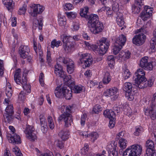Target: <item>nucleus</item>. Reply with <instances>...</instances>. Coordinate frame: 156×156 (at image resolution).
Listing matches in <instances>:
<instances>
[{"mask_svg":"<svg viewBox=\"0 0 156 156\" xmlns=\"http://www.w3.org/2000/svg\"><path fill=\"white\" fill-rule=\"evenodd\" d=\"M86 19L88 20L87 24L89 28L92 33L97 34L102 31L104 28L103 25L99 21L97 15L91 14Z\"/></svg>","mask_w":156,"mask_h":156,"instance_id":"f257e3e1","label":"nucleus"},{"mask_svg":"<svg viewBox=\"0 0 156 156\" xmlns=\"http://www.w3.org/2000/svg\"><path fill=\"white\" fill-rule=\"evenodd\" d=\"M70 107L67 106H63L62 108V114L58 118V121L60 122L63 121L65 123L64 126L66 127L70 126L73 123V119L70 114L71 111Z\"/></svg>","mask_w":156,"mask_h":156,"instance_id":"f03ea898","label":"nucleus"},{"mask_svg":"<svg viewBox=\"0 0 156 156\" xmlns=\"http://www.w3.org/2000/svg\"><path fill=\"white\" fill-rule=\"evenodd\" d=\"M145 75L144 71L141 68L138 69L134 75L133 80L135 81L136 86L140 88H144L147 86L144 83L146 81Z\"/></svg>","mask_w":156,"mask_h":156,"instance_id":"7ed1b4c3","label":"nucleus"},{"mask_svg":"<svg viewBox=\"0 0 156 156\" xmlns=\"http://www.w3.org/2000/svg\"><path fill=\"white\" fill-rule=\"evenodd\" d=\"M20 72V69H17L14 75V80L17 84H22L23 88L27 90L28 92L30 93L31 91V86L27 84V80L25 76H24L23 75L21 79Z\"/></svg>","mask_w":156,"mask_h":156,"instance_id":"20e7f679","label":"nucleus"},{"mask_svg":"<svg viewBox=\"0 0 156 156\" xmlns=\"http://www.w3.org/2000/svg\"><path fill=\"white\" fill-rule=\"evenodd\" d=\"M156 94L153 95V97L151 101V104L149 107L146 108L145 111L146 115L149 116L152 120L156 118V104L154 101L156 98Z\"/></svg>","mask_w":156,"mask_h":156,"instance_id":"39448f33","label":"nucleus"},{"mask_svg":"<svg viewBox=\"0 0 156 156\" xmlns=\"http://www.w3.org/2000/svg\"><path fill=\"white\" fill-rule=\"evenodd\" d=\"M126 37L123 34L120 35L117 39L113 48V52L115 55H117L122 49L126 42Z\"/></svg>","mask_w":156,"mask_h":156,"instance_id":"423d86ee","label":"nucleus"},{"mask_svg":"<svg viewBox=\"0 0 156 156\" xmlns=\"http://www.w3.org/2000/svg\"><path fill=\"white\" fill-rule=\"evenodd\" d=\"M109 43V40L106 38L103 37L100 40L98 43V53L100 55H103L106 53L110 45Z\"/></svg>","mask_w":156,"mask_h":156,"instance_id":"0eeeda50","label":"nucleus"},{"mask_svg":"<svg viewBox=\"0 0 156 156\" xmlns=\"http://www.w3.org/2000/svg\"><path fill=\"white\" fill-rule=\"evenodd\" d=\"M24 132L26 135V137L31 141H34L37 140V132L35 131L34 127L33 126L27 125Z\"/></svg>","mask_w":156,"mask_h":156,"instance_id":"6e6552de","label":"nucleus"},{"mask_svg":"<svg viewBox=\"0 0 156 156\" xmlns=\"http://www.w3.org/2000/svg\"><path fill=\"white\" fill-rule=\"evenodd\" d=\"M44 9V7L39 4H32L30 5L28 11L31 16L36 17L38 14L41 13Z\"/></svg>","mask_w":156,"mask_h":156,"instance_id":"1a4fd4ad","label":"nucleus"},{"mask_svg":"<svg viewBox=\"0 0 156 156\" xmlns=\"http://www.w3.org/2000/svg\"><path fill=\"white\" fill-rule=\"evenodd\" d=\"M118 3H114L112 5V9L116 15V18L117 24L119 27H121L123 26L124 22L122 13L118 11Z\"/></svg>","mask_w":156,"mask_h":156,"instance_id":"9d476101","label":"nucleus"},{"mask_svg":"<svg viewBox=\"0 0 156 156\" xmlns=\"http://www.w3.org/2000/svg\"><path fill=\"white\" fill-rule=\"evenodd\" d=\"M7 107L5 109V112L3 115L5 121L8 123L11 122L13 118L12 115L14 113L13 105L4 104Z\"/></svg>","mask_w":156,"mask_h":156,"instance_id":"9b49d317","label":"nucleus"},{"mask_svg":"<svg viewBox=\"0 0 156 156\" xmlns=\"http://www.w3.org/2000/svg\"><path fill=\"white\" fill-rule=\"evenodd\" d=\"M89 55V54L86 53L82 54L80 56L79 63L84 64L83 66V68L89 67L92 64L93 58H90Z\"/></svg>","mask_w":156,"mask_h":156,"instance_id":"f8f14e48","label":"nucleus"},{"mask_svg":"<svg viewBox=\"0 0 156 156\" xmlns=\"http://www.w3.org/2000/svg\"><path fill=\"white\" fill-rule=\"evenodd\" d=\"M133 87L132 84L130 82H126L124 83L123 87V90L125 92L126 96L129 100L132 101L134 99L133 94Z\"/></svg>","mask_w":156,"mask_h":156,"instance_id":"ddd939ff","label":"nucleus"},{"mask_svg":"<svg viewBox=\"0 0 156 156\" xmlns=\"http://www.w3.org/2000/svg\"><path fill=\"white\" fill-rule=\"evenodd\" d=\"M152 62H148V57L145 56L140 61L139 66L143 69L147 70H151L153 68Z\"/></svg>","mask_w":156,"mask_h":156,"instance_id":"4468645a","label":"nucleus"},{"mask_svg":"<svg viewBox=\"0 0 156 156\" xmlns=\"http://www.w3.org/2000/svg\"><path fill=\"white\" fill-rule=\"evenodd\" d=\"M146 39V36L141 33L134 36L133 39V42L136 45H141L145 42Z\"/></svg>","mask_w":156,"mask_h":156,"instance_id":"2eb2a0df","label":"nucleus"},{"mask_svg":"<svg viewBox=\"0 0 156 156\" xmlns=\"http://www.w3.org/2000/svg\"><path fill=\"white\" fill-rule=\"evenodd\" d=\"M71 89V88L67 87L66 85H64L62 87V94L67 99L69 100L72 97V91L70 90Z\"/></svg>","mask_w":156,"mask_h":156,"instance_id":"dca6fc26","label":"nucleus"},{"mask_svg":"<svg viewBox=\"0 0 156 156\" xmlns=\"http://www.w3.org/2000/svg\"><path fill=\"white\" fill-rule=\"evenodd\" d=\"M118 91V89L115 87H113L106 90L103 94L104 96H105L110 97L112 96H114V98L115 99L118 98V95L116 94Z\"/></svg>","mask_w":156,"mask_h":156,"instance_id":"f3484780","label":"nucleus"},{"mask_svg":"<svg viewBox=\"0 0 156 156\" xmlns=\"http://www.w3.org/2000/svg\"><path fill=\"white\" fill-rule=\"evenodd\" d=\"M6 90L5 94L8 97L7 98H5L4 101V104L7 105L9 104L10 101L9 100L12 95V87L10 86V83H8L6 87Z\"/></svg>","mask_w":156,"mask_h":156,"instance_id":"a211bd4d","label":"nucleus"},{"mask_svg":"<svg viewBox=\"0 0 156 156\" xmlns=\"http://www.w3.org/2000/svg\"><path fill=\"white\" fill-rule=\"evenodd\" d=\"M9 137V138L8 139V140L10 143L16 144L21 143L20 136L16 133H12Z\"/></svg>","mask_w":156,"mask_h":156,"instance_id":"6ab92c4d","label":"nucleus"},{"mask_svg":"<svg viewBox=\"0 0 156 156\" xmlns=\"http://www.w3.org/2000/svg\"><path fill=\"white\" fill-rule=\"evenodd\" d=\"M135 156H140L142 151V146L138 144H135L131 146Z\"/></svg>","mask_w":156,"mask_h":156,"instance_id":"aec40b11","label":"nucleus"},{"mask_svg":"<svg viewBox=\"0 0 156 156\" xmlns=\"http://www.w3.org/2000/svg\"><path fill=\"white\" fill-rule=\"evenodd\" d=\"M29 52V48L27 46H22L20 47L19 54L20 56L23 58L27 57Z\"/></svg>","mask_w":156,"mask_h":156,"instance_id":"412c9836","label":"nucleus"},{"mask_svg":"<svg viewBox=\"0 0 156 156\" xmlns=\"http://www.w3.org/2000/svg\"><path fill=\"white\" fill-rule=\"evenodd\" d=\"M43 19V17L42 16H40L39 20L34 19L33 20V28L35 30L36 28L38 27L39 30H42L43 25L42 23Z\"/></svg>","mask_w":156,"mask_h":156,"instance_id":"4be33fe9","label":"nucleus"},{"mask_svg":"<svg viewBox=\"0 0 156 156\" xmlns=\"http://www.w3.org/2000/svg\"><path fill=\"white\" fill-rule=\"evenodd\" d=\"M69 135L68 131L65 128H63L58 133L59 136L63 140H65L68 139Z\"/></svg>","mask_w":156,"mask_h":156,"instance_id":"5701e85b","label":"nucleus"},{"mask_svg":"<svg viewBox=\"0 0 156 156\" xmlns=\"http://www.w3.org/2000/svg\"><path fill=\"white\" fill-rule=\"evenodd\" d=\"M103 114L105 117L108 118L110 120H114L115 116L114 112L111 110H105Z\"/></svg>","mask_w":156,"mask_h":156,"instance_id":"b1692460","label":"nucleus"},{"mask_svg":"<svg viewBox=\"0 0 156 156\" xmlns=\"http://www.w3.org/2000/svg\"><path fill=\"white\" fill-rule=\"evenodd\" d=\"M64 81L67 84V87H73L74 85V80L72 78H71L70 75L69 76H67L63 78Z\"/></svg>","mask_w":156,"mask_h":156,"instance_id":"393cba45","label":"nucleus"},{"mask_svg":"<svg viewBox=\"0 0 156 156\" xmlns=\"http://www.w3.org/2000/svg\"><path fill=\"white\" fill-rule=\"evenodd\" d=\"M34 43V49L36 54L37 55H38V52H39V58H41L43 54V51L41 49V46L40 44H38V49L37 48V43L36 41L34 40L33 41Z\"/></svg>","mask_w":156,"mask_h":156,"instance_id":"a878e982","label":"nucleus"},{"mask_svg":"<svg viewBox=\"0 0 156 156\" xmlns=\"http://www.w3.org/2000/svg\"><path fill=\"white\" fill-rule=\"evenodd\" d=\"M63 48L66 51L69 53L72 51L74 48L73 44L69 42L66 44H63Z\"/></svg>","mask_w":156,"mask_h":156,"instance_id":"bb28decb","label":"nucleus"},{"mask_svg":"<svg viewBox=\"0 0 156 156\" xmlns=\"http://www.w3.org/2000/svg\"><path fill=\"white\" fill-rule=\"evenodd\" d=\"M110 75L109 73L106 72L104 75L102 82L105 84H108L111 81Z\"/></svg>","mask_w":156,"mask_h":156,"instance_id":"cd10ccee","label":"nucleus"},{"mask_svg":"<svg viewBox=\"0 0 156 156\" xmlns=\"http://www.w3.org/2000/svg\"><path fill=\"white\" fill-rule=\"evenodd\" d=\"M2 1L3 3L5 5L8 10H10L13 8L12 0H2Z\"/></svg>","mask_w":156,"mask_h":156,"instance_id":"c85d7f7f","label":"nucleus"},{"mask_svg":"<svg viewBox=\"0 0 156 156\" xmlns=\"http://www.w3.org/2000/svg\"><path fill=\"white\" fill-rule=\"evenodd\" d=\"M89 8L87 7H85L80 9V14L81 16L87 18L89 15H87L88 12Z\"/></svg>","mask_w":156,"mask_h":156,"instance_id":"c756f323","label":"nucleus"},{"mask_svg":"<svg viewBox=\"0 0 156 156\" xmlns=\"http://www.w3.org/2000/svg\"><path fill=\"white\" fill-rule=\"evenodd\" d=\"M123 156H135L133 153V150L131 147L129 146V147L127 148L124 151L123 154Z\"/></svg>","mask_w":156,"mask_h":156,"instance_id":"7c9ffc66","label":"nucleus"},{"mask_svg":"<svg viewBox=\"0 0 156 156\" xmlns=\"http://www.w3.org/2000/svg\"><path fill=\"white\" fill-rule=\"evenodd\" d=\"M130 53L128 51L125 52L123 51H122L120 52L119 56L120 58L127 59L130 58Z\"/></svg>","mask_w":156,"mask_h":156,"instance_id":"2f4dec72","label":"nucleus"},{"mask_svg":"<svg viewBox=\"0 0 156 156\" xmlns=\"http://www.w3.org/2000/svg\"><path fill=\"white\" fill-rule=\"evenodd\" d=\"M74 63L73 62H71L69 65H67V70L69 74L72 73L74 71Z\"/></svg>","mask_w":156,"mask_h":156,"instance_id":"473e14b6","label":"nucleus"},{"mask_svg":"<svg viewBox=\"0 0 156 156\" xmlns=\"http://www.w3.org/2000/svg\"><path fill=\"white\" fill-rule=\"evenodd\" d=\"M143 5H137L135 4V2L134 4L132 6V10L133 12L135 14L139 13L141 10V7Z\"/></svg>","mask_w":156,"mask_h":156,"instance_id":"72a5a7b5","label":"nucleus"},{"mask_svg":"<svg viewBox=\"0 0 156 156\" xmlns=\"http://www.w3.org/2000/svg\"><path fill=\"white\" fill-rule=\"evenodd\" d=\"M127 143V141L125 139L121 138L119 140V143L121 149H124L126 147Z\"/></svg>","mask_w":156,"mask_h":156,"instance_id":"f704fd0d","label":"nucleus"},{"mask_svg":"<svg viewBox=\"0 0 156 156\" xmlns=\"http://www.w3.org/2000/svg\"><path fill=\"white\" fill-rule=\"evenodd\" d=\"M54 72L57 76L62 78H64L66 76L63 69H59L58 70H54Z\"/></svg>","mask_w":156,"mask_h":156,"instance_id":"c9c22d12","label":"nucleus"},{"mask_svg":"<svg viewBox=\"0 0 156 156\" xmlns=\"http://www.w3.org/2000/svg\"><path fill=\"white\" fill-rule=\"evenodd\" d=\"M54 93L56 97L60 98L63 95L62 91V87L61 88L60 87H57L55 88Z\"/></svg>","mask_w":156,"mask_h":156,"instance_id":"e433bc0d","label":"nucleus"},{"mask_svg":"<svg viewBox=\"0 0 156 156\" xmlns=\"http://www.w3.org/2000/svg\"><path fill=\"white\" fill-rule=\"evenodd\" d=\"M154 144L152 140H148L146 142V146L147 147V150L149 149H154Z\"/></svg>","mask_w":156,"mask_h":156,"instance_id":"4c0bfd02","label":"nucleus"},{"mask_svg":"<svg viewBox=\"0 0 156 156\" xmlns=\"http://www.w3.org/2000/svg\"><path fill=\"white\" fill-rule=\"evenodd\" d=\"M62 44V43L60 41H57L56 39H54L51 42V47L52 48H54L55 47H58Z\"/></svg>","mask_w":156,"mask_h":156,"instance_id":"58836bf2","label":"nucleus"},{"mask_svg":"<svg viewBox=\"0 0 156 156\" xmlns=\"http://www.w3.org/2000/svg\"><path fill=\"white\" fill-rule=\"evenodd\" d=\"M154 38H152L150 41V48L152 52H154L155 51L156 48L155 46H156V41L154 40Z\"/></svg>","mask_w":156,"mask_h":156,"instance_id":"ea45409f","label":"nucleus"},{"mask_svg":"<svg viewBox=\"0 0 156 156\" xmlns=\"http://www.w3.org/2000/svg\"><path fill=\"white\" fill-rule=\"evenodd\" d=\"M87 137H90L93 140L94 142L98 137V135L97 133L94 132H92L88 135H87Z\"/></svg>","mask_w":156,"mask_h":156,"instance_id":"a19ab883","label":"nucleus"},{"mask_svg":"<svg viewBox=\"0 0 156 156\" xmlns=\"http://www.w3.org/2000/svg\"><path fill=\"white\" fill-rule=\"evenodd\" d=\"M72 39V37L70 36L64 35L63 36L62 41L63 42V44H66L68 43L69 42L72 43L71 41Z\"/></svg>","mask_w":156,"mask_h":156,"instance_id":"79ce46f5","label":"nucleus"},{"mask_svg":"<svg viewBox=\"0 0 156 156\" xmlns=\"http://www.w3.org/2000/svg\"><path fill=\"white\" fill-rule=\"evenodd\" d=\"M151 16L150 14L142 11L140 14V17L143 20H146Z\"/></svg>","mask_w":156,"mask_h":156,"instance_id":"37998d69","label":"nucleus"},{"mask_svg":"<svg viewBox=\"0 0 156 156\" xmlns=\"http://www.w3.org/2000/svg\"><path fill=\"white\" fill-rule=\"evenodd\" d=\"M102 110V108L101 106L98 105H96L93 108V111L95 114H98Z\"/></svg>","mask_w":156,"mask_h":156,"instance_id":"c03bdc74","label":"nucleus"},{"mask_svg":"<svg viewBox=\"0 0 156 156\" xmlns=\"http://www.w3.org/2000/svg\"><path fill=\"white\" fill-rule=\"evenodd\" d=\"M135 131L134 133V134L136 136H138L143 131V129L140 126H136L135 128Z\"/></svg>","mask_w":156,"mask_h":156,"instance_id":"a18cd8bd","label":"nucleus"},{"mask_svg":"<svg viewBox=\"0 0 156 156\" xmlns=\"http://www.w3.org/2000/svg\"><path fill=\"white\" fill-rule=\"evenodd\" d=\"M145 156H156V152L154 149H149L146 150V154Z\"/></svg>","mask_w":156,"mask_h":156,"instance_id":"49530a36","label":"nucleus"},{"mask_svg":"<svg viewBox=\"0 0 156 156\" xmlns=\"http://www.w3.org/2000/svg\"><path fill=\"white\" fill-rule=\"evenodd\" d=\"M48 122L49 128L51 129H53L55 127L52 117L48 116Z\"/></svg>","mask_w":156,"mask_h":156,"instance_id":"de8ad7c7","label":"nucleus"},{"mask_svg":"<svg viewBox=\"0 0 156 156\" xmlns=\"http://www.w3.org/2000/svg\"><path fill=\"white\" fill-rule=\"evenodd\" d=\"M131 75V73L128 69L124 70L123 73V76L125 79L126 80Z\"/></svg>","mask_w":156,"mask_h":156,"instance_id":"09e8293b","label":"nucleus"},{"mask_svg":"<svg viewBox=\"0 0 156 156\" xmlns=\"http://www.w3.org/2000/svg\"><path fill=\"white\" fill-rule=\"evenodd\" d=\"M153 9V8L150 7L148 6H146L144 7V9L143 11L146 13H148L152 16Z\"/></svg>","mask_w":156,"mask_h":156,"instance_id":"8fccbe9b","label":"nucleus"},{"mask_svg":"<svg viewBox=\"0 0 156 156\" xmlns=\"http://www.w3.org/2000/svg\"><path fill=\"white\" fill-rule=\"evenodd\" d=\"M25 98V93L24 91L21 92L18 97L19 101L21 102H23Z\"/></svg>","mask_w":156,"mask_h":156,"instance_id":"3c124183","label":"nucleus"},{"mask_svg":"<svg viewBox=\"0 0 156 156\" xmlns=\"http://www.w3.org/2000/svg\"><path fill=\"white\" fill-rule=\"evenodd\" d=\"M74 91L76 93H79L82 92L84 87L81 86H75L74 87Z\"/></svg>","mask_w":156,"mask_h":156,"instance_id":"603ef678","label":"nucleus"},{"mask_svg":"<svg viewBox=\"0 0 156 156\" xmlns=\"http://www.w3.org/2000/svg\"><path fill=\"white\" fill-rule=\"evenodd\" d=\"M106 153H108V156H118V153L115 147L113 148V150L110 153L108 152Z\"/></svg>","mask_w":156,"mask_h":156,"instance_id":"864d4df0","label":"nucleus"},{"mask_svg":"<svg viewBox=\"0 0 156 156\" xmlns=\"http://www.w3.org/2000/svg\"><path fill=\"white\" fill-rule=\"evenodd\" d=\"M4 69L3 61L0 59V76H2L3 74Z\"/></svg>","mask_w":156,"mask_h":156,"instance_id":"5fc2aeb1","label":"nucleus"},{"mask_svg":"<svg viewBox=\"0 0 156 156\" xmlns=\"http://www.w3.org/2000/svg\"><path fill=\"white\" fill-rule=\"evenodd\" d=\"M55 144L60 149L64 147L63 143L59 140H57L55 142Z\"/></svg>","mask_w":156,"mask_h":156,"instance_id":"6e6d98bb","label":"nucleus"},{"mask_svg":"<svg viewBox=\"0 0 156 156\" xmlns=\"http://www.w3.org/2000/svg\"><path fill=\"white\" fill-rule=\"evenodd\" d=\"M27 6L25 5H24L21 8H20L18 12V14L20 15H23L25 14V12L27 10Z\"/></svg>","mask_w":156,"mask_h":156,"instance_id":"4d7b16f0","label":"nucleus"},{"mask_svg":"<svg viewBox=\"0 0 156 156\" xmlns=\"http://www.w3.org/2000/svg\"><path fill=\"white\" fill-rule=\"evenodd\" d=\"M39 118L40 120V124L41 126L44 125V124H47V122L45 121V117L43 115H40L39 116Z\"/></svg>","mask_w":156,"mask_h":156,"instance_id":"13d9d810","label":"nucleus"},{"mask_svg":"<svg viewBox=\"0 0 156 156\" xmlns=\"http://www.w3.org/2000/svg\"><path fill=\"white\" fill-rule=\"evenodd\" d=\"M87 116V115L86 114H84L81 115L80 122L82 126H83L85 124Z\"/></svg>","mask_w":156,"mask_h":156,"instance_id":"bf43d9fd","label":"nucleus"},{"mask_svg":"<svg viewBox=\"0 0 156 156\" xmlns=\"http://www.w3.org/2000/svg\"><path fill=\"white\" fill-rule=\"evenodd\" d=\"M58 22L59 25L61 26H64L66 24V20L63 18H60L58 20Z\"/></svg>","mask_w":156,"mask_h":156,"instance_id":"052dcab7","label":"nucleus"},{"mask_svg":"<svg viewBox=\"0 0 156 156\" xmlns=\"http://www.w3.org/2000/svg\"><path fill=\"white\" fill-rule=\"evenodd\" d=\"M108 62L115 63V58L114 56L112 55H110L108 57Z\"/></svg>","mask_w":156,"mask_h":156,"instance_id":"680f3d73","label":"nucleus"},{"mask_svg":"<svg viewBox=\"0 0 156 156\" xmlns=\"http://www.w3.org/2000/svg\"><path fill=\"white\" fill-rule=\"evenodd\" d=\"M63 64L67 65H69V63H71V62H73L71 59L69 58H64Z\"/></svg>","mask_w":156,"mask_h":156,"instance_id":"e2e57ef3","label":"nucleus"},{"mask_svg":"<svg viewBox=\"0 0 156 156\" xmlns=\"http://www.w3.org/2000/svg\"><path fill=\"white\" fill-rule=\"evenodd\" d=\"M66 15L68 17H71L72 18H75L76 16V14L75 13L72 12H67Z\"/></svg>","mask_w":156,"mask_h":156,"instance_id":"0e129e2a","label":"nucleus"},{"mask_svg":"<svg viewBox=\"0 0 156 156\" xmlns=\"http://www.w3.org/2000/svg\"><path fill=\"white\" fill-rule=\"evenodd\" d=\"M41 130L43 133H46L47 131V124L41 125Z\"/></svg>","mask_w":156,"mask_h":156,"instance_id":"69168bd1","label":"nucleus"},{"mask_svg":"<svg viewBox=\"0 0 156 156\" xmlns=\"http://www.w3.org/2000/svg\"><path fill=\"white\" fill-rule=\"evenodd\" d=\"M73 8V5L71 4L70 3H68L66 4L65 9H66V10H69L72 9Z\"/></svg>","mask_w":156,"mask_h":156,"instance_id":"338daca9","label":"nucleus"},{"mask_svg":"<svg viewBox=\"0 0 156 156\" xmlns=\"http://www.w3.org/2000/svg\"><path fill=\"white\" fill-rule=\"evenodd\" d=\"M10 151L8 148H6L4 151V156H11Z\"/></svg>","mask_w":156,"mask_h":156,"instance_id":"774afa93","label":"nucleus"}]
</instances>
